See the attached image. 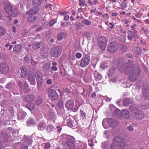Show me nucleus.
Wrapping results in <instances>:
<instances>
[{"instance_id": "obj_1", "label": "nucleus", "mask_w": 149, "mask_h": 149, "mask_svg": "<svg viewBox=\"0 0 149 149\" xmlns=\"http://www.w3.org/2000/svg\"><path fill=\"white\" fill-rule=\"evenodd\" d=\"M63 138L61 139L63 143L66 144L70 149H75L74 138L70 136L63 135Z\"/></svg>"}, {"instance_id": "obj_2", "label": "nucleus", "mask_w": 149, "mask_h": 149, "mask_svg": "<svg viewBox=\"0 0 149 149\" xmlns=\"http://www.w3.org/2000/svg\"><path fill=\"white\" fill-rule=\"evenodd\" d=\"M130 109L132 112L133 116L136 118L141 119L144 117V114L141 111H138L135 107L130 106Z\"/></svg>"}, {"instance_id": "obj_3", "label": "nucleus", "mask_w": 149, "mask_h": 149, "mask_svg": "<svg viewBox=\"0 0 149 149\" xmlns=\"http://www.w3.org/2000/svg\"><path fill=\"white\" fill-rule=\"evenodd\" d=\"M140 72V70L138 68L132 70L129 76V79L132 81H135L139 77Z\"/></svg>"}, {"instance_id": "obj_4", "label": "nucleus", "mask_w": 149, "mask_h": 149, "mask_svg": "<svg viewBox=\"0 0 149 149\" xmlns=\"http://www.w3.org/2000/svg\"><path fill=\"white\" fill-rule=\"evenodd\" d=\"M99 45L103 50H104L106 47L107 39L103 36H99L98 39Z\"/></svg>"}, {"instance_id": "obj_5", "label": "nucleus", "mask_w": 149, "mask_h": 149, "mask_svg": "<svg viewBox=\"0 0 149 149\" xmlns=\"http://www.w3.org/2000/svg\"><path fill=\"white\" fill-rule=\"evenodd\" d=\"M5 10L6 12L13 17L16 16L17 14L15 12H13L12 10V6L9 3H7L5 6Z\"/></svg>"}, {"instance_id": "obj_6", "label": "nucleus", "mask_w": 149, "mask_h": 149, "mask_svg": "<svg viewBox=\"0 0 149 149\" xmlns=\"http://www.w3.org/2000/svg\"><path fill=\"white\" fill-rule=\"evenodd\" d=\"M18 84L21 90L23 91L24 93H27L30 91V89L28 88V85L26 82H22L19 81H18Z\"/></svg>"}, {"instance_id": "obj_7", "label": "nucleus", "mask_w": 149, "mask_h": 149, "mask_svg": "<svg viewBox=\"0 0 149 149\" xmlns=\"http://www.w3.org/2000/svg\"><path fill=\"white\" fill-rule=\"evenodd\" d=\"M61 49L59 47H56L53 48L51 49L50 54L53 57H57L58 56L61 54Z\"/></svg>"}, {"instance_id": "obj_8", "label": "nucleus", "mask_w": 149, "mask_h": 149, "mask_svg": "<svg viewBox=\"0 0 149 149\" xmlns=\"http://www.w3.org/2000/svg\"><path fill=\"white\" fill-rule=\"evenodd\" d=\"M106 122H107L110 126L113 127L115 125L116 121L114 119L111 118H108L107 119H104L102 121V125L105 129H107L108 127L107 125H105V123Z\"/></svg>"}, {"instance_id": "obj_9", "label": "nucleus", "mask_w": 149, "mask_h": 149, "mask_svg": "<svg viewBox=\"0 0 149 149\" xmlns=\"http://www.w3.org/2000/svg\"><path fill=\"white\" fill-rule=\"evenodd\" d=\"M90 60L89 56H85L82 58L81 60L79 65L83 68L86 67L89 64Z\"/></svg>"}, {"instance_id": "obj_10", "label": "nucleus", "mask_w": 149, "mask_h": 149, "mask_svg": "<svg viewBox=\"0 0 149 149\" xmlns=\"http://www.w3.org/2000/svg\"><path fill=\"white\" fill-rule=\"evenodd\" d=\"M9 68L8 64L5 62H3L0 64V70L3 74H7L8 72Z\"/></svg>"}, {"instance_id": "obj_11", "label": "nucleus", "mask_w": 149, "mask_h": 149, "mask_svg": "<svg viewBox=\"0 0 149 149\" xmlns=\"http://www.w3.org/2000/svg\"><path fill=\"white\" fill-rule=\"evenodd\" d=\"M117 43L114 42L110 43L108 46V51L111 53L115 52L117 49Z\"/></svg>"}, {"instance_id": "obj_12", "label": "nucleus", "mask_w": 149, "mask_h": 149, "mask_svg": "<svg viewBox=\"0 0 149 149\" xmlns=\"http://www.w3.org/2000/svg\"><path fill=\"white\" fill-rule=\"evenodd\" d=\"M137 32V31L136 30L134 31L133 32L128 30L127 32V33L128 34L127 37L128 39L129 40H131L132 39L133 37L135 39H137L138 36L136 34Z\"/></svg>"}, {"instance_id": "obj_13", "label": "nucleus", "mask_w": 149, "mask_h": 149, "mask_svg": "<svg viewBox=\"0 0 149 149\" xmlns=\"http://www.w3.org/2000/svg\"><path fill=\"white\" fill-rule=\"evenodd\" d=\"M47 118L49 120L52 121L54 123L57 117L54 111L53 110H51L48 113Z\"/></svg>"}, {"instance_id": "obj_14", "label": "nucleus", "mask_w": 149, "mask_h": 149, "mask_svg": "<svg viewBox=\"0 0 149 149\" xmlns=\"http://www.w3.org/2000/svg\"><path fill=\"white\" fill-rule=\"evenodd\" d=\"M74 105V102L72 100H70L67 101L65 104V107L68 110H71L73 108Z\"/></svg>"}, {"instance_id": "obj_15", "label": "nucleus", "mask_w": 149, "mask_h": 149, "mask_svg": "<svg viewBox=\"0 0 149 149\" xmlns=\"http://www.w3.org/2000/svg\"><path fill=\"white\" fill-rule=\"evenodd\" d=\"M49 97L53 100H56L58 96L55 91L52 90L49 91L48 92Z\"/></svg>"}, {"instance_id": "obj_16", "label": "nucleus", "mask_w": 149, "mask_h": 149, "mask_svg": "<svg viewBox=\"0 0 149 149\" xmlns=\"http://www.w3.org/2000/svg\"><path fill=\"white\" fill-rule=\"evenodd\" d=\"M143 93L144 98L147 99L149 98V88L144 87L143 88Z\"/></svg>"}, {"instance_id": "obj_17", "label": "nucleus", "mask_w": 149, "mask_h": 149, "mask_svg": "<svg viewBox=\"0 0 149 149\" xmlns=\"http://www.w3.org/2000/svg\"><path fill=\"white\" fill-rule=\"evenodd\" d=\"M36 78L37 79L38 86H40L41 85L42 82V77L41 74L40 73L38 74L36 73Z\"/></svg>"}, {"instance_id": "obj_18", "label": "nucleus", "mask_w": 149, "mask_h": 149, "mask_svg": "<svg viewBox=\"0 0 149 149\" xmlns=\"http://www.w3.org/2000/svg\"><path fill=\"white\" fill-rule=\"evenodd\" d=\"M28 80L31 85L34 86L36 82L34 76L32 74H29L28 76Z\"/></svg>"}, {"instance_id": "obj_19", "label": "nucleus", "mask_w": 149, "mask_h": 149, "mask_svg": "<svg viewBox=\"0 0 149 149\" xmlns=\"http://www.w3.org/2000/svg\"><path fill=\"white\" fill-rule=\"evenodd\" d=\"M38 12V10L37 8H31L28 11L26 12L27 15H33L36 14Z\"/></svg>"}, {"instance_id": "obj_20", "label": "nucleus", "mask_w": 149, "mask_h": 149, "mask_svg": "<svg viewBox=\"0 0 149 149\" xmlns=\"http://www.w3.org/2000/svg\"><path fill=\"white\" fill-rule=\"evenodd\" d=\"M17 118L18 119L20 120H23L26 115V113L25 112L21 111V112L18 111L17 112Z\"/></svg>"}, {"instance_id": "obj_21", "label": "nucleus", "mask_w": 149, "mask_h": 149, "mask_svg": "<svg viewBox=\"0 0 149 149\" xmlns=\"http://www.w3.org/2000/svg\"><path fill=\"white\" fill-rule=\"evenodd\" d=\"M21 75L22 77H24L26 76L27 74V70L24 66H22L21 68Z\"/></svg>"}, {"instance_id": "obj_22", "label": "nucleus", "mask_w": 149, "mask_h": 149, "mask_svg": "<svg viewBox=\"0 0 149 149\" xmlns=\"http://www.w3.org/2000/svg\"><path fill=\"white\" fill-rule=\"evenodd\" d=\"M127 65L128 64L126 63L125 65H123L122 67L120 69V70L121 72L124 71L125 74H127L129 73V72H128V71L130 68V67L127 68Z\"/></svg>"}, {"instance_id": "obj_23", "label": "nucleus", "mask_w": 149, "mask_h": 149, "mask_svg": "<svg viewBox=\"0 0 149 149\" xmlns=\"http://www.w3.org/2000/svg\"><path fill=\"white\" fill-rule=\"evenodd\" d=\"M22 49L21 46L20 45H15L13 48L14 52L17 53L20 51Z\"/></svg>"}, {"instance_id": "obj_24", "label": "nucleus", "mask_w": 149, "mask_h": 149, "mask_svg": "<svg viewBox=\"0 0 149 149\" xmlns=\"http://www.w3.org/2000/svg\"><path fill=\"white\" fill-rule=\"evenodd\" d=\"M122 114L123 117L126 118H128L130 116L129 112L125 109L123 110Z\"/></svg>"}, {"instance_id": "obj_25", "label": "nucleus", "mask_w": 149, "mask_h": 149, "mask_svg": "<svg viewBox=\"0 0 149 149\" xmlns=\"http://www.w3.org/2000/svg\"><path fill=\"white\" fill-rule=\"evenodd\" d=\"M65 34L64 33H60L57 35V39L59 41H61L63 38H65Z\"/></svg>"}, {"instance_id": "obj_26", "label": "nucleus", "mask_w": 149, "mask_h": 149, "mask_svg": "<svg viewBox=\"0 0 149 149\" xmlns=\"http://www.w3.org/2000/svg\"><path fill=\"white\" fill-rule=\"evenodd\" d=\"M15 86V84L13 82H11L7 84L6 86V88L9 89L10 90H11L14 88Z\"/></svg>"}, {"instance_id": "obj_27", "label": "nucleus", "mask_w": 149, "mask_h": 149, "mask_svg": "<svg viewBox=\"0 0 149 149\" xmlns=\"http://www.w3.org/2000/svg\"><path fill=\"white\" fill-rule=\"evenodd\" d=\"M127 146V143L124 141H122L118 144L119 149H123Z\"/></svg>"}, {"instance_id": "obj_28", "label": "nucleus", "mask_w": 149, "mask_h": 149, "mask_svg": "<svg viewBox=\"0 0 149 149\" xmlns=\"http://www.w3.org/2000/svg\"><path fill=\"white\" fill-rule=\"evenodd\" d=\"M37 18L36 16H29L27 19L28 22H33L36 21Z\"/></svg>"}, {"instance_id": "obj_29", "label": "nucleus", "mask_w": 149, "mask_h": 149, "mask_svg": "<svg viewBox=\"0 0 149 149\" xmlns=\"http://www.w3.org/2000/svg\"><path fill=\"white\" fill-rule=\"evenodd\" d=\"M34 99V97L33 95H28L25 98V100L27 102H31L33 101Z\"/></svg>"}, {"instance_id": "obj_30", "label": "nucleus", "mask_w": 149, "mask_h": 149, "mask_svg": "<svg viewBox=\"0 0 149 149\" xmlns=\"http://www.w3.org/2000/svg\"><path fill=\"white\" fill-rule=\"evenodd\" d=\"M25 142L26 143V144L30 145L32 143V138L31 136L26 137L24 139Z\"/></svg>"}, {"instance_id": "obj_31", "label": "nucleus", "mask_w": 149, "mask_h": 149, "mask_svg": "<svg viewBox=\"0 0 149 149\" xmlns=\"http://www.w3.org/2000/svg\"><path fill=\"white\" fill-rule=\"evenodd\" d=\"M54 129V127L51 125H48L46 128L47 131L49 132H50L53 131Z\"/></svg>"}, {"instance_id": "obj_32", "label": "nucleus", "mask_w": 149, "mask_h": 149, "mask_svg": "<svg viewBox=\"0 0 149 149\" xmlns=\"http://www.w3.org/2000/svg\"><path fill=\"white\" fill-rule=\"evenodd\" d=\"M94 76L95 79L97 80H100L102 77V75L100 74L99 73L97 72H94Z\"/></svg>"}, {"instance_id": "obj_33", "label": "nucleus", "mask_w": 149, "mask_h": 149, "mask_svg": "<svg viewBox=\"0 0 149 149\" xmlns=\"http://www.w3.org/2000/svg\"><path fill=\"white\" fill-rule=\"evenodd\" d=\"M122 138L120 137H115L113 139V142L117 143L118 145L119 143H120L122 141Z\"/></svg>"}, {"instance_id": "obj_34", "label": "nucleus", "mask_w": 149, "mask_h": 149, "mask_svg": "<svg viewBox=\"0 0 149 149\" xmlns=\"http://www.w3.org/2000/svg\"><path fill=\"white\" fill-rule=\"evenodd\" d=\"M26 108L30 110H32L34 107V104L33 103H29L27 104Z\"/></svg>"}, {"instance_id": "obj_35", "label": "nucleus", "mask_w": 149, "mask_h": 149, "mask_svg": "<svg viewBox=\"0 0 149 149\" xmlns=\"http://www.w3.org/2000/svg\"><path fill=\"white\" fill-rule=\"evenodd\" d=\"M111 149H119L118 144L117 143L114 142L111 145Z\"/></svg>"}, {"instance_id": "obj_36", "label": "nucleus", "mask_w": 149, "mask_h": 149, "mask_svg": "<svg viewBox=\"0 0 149 149\" xmlns=\"http://www.w3.org/2000/svg\"><path fill=\"white\" fill-rule=\"evenodd\" d=\"M34 123L33 120L31 118H30L26 122L27 125L28 126H30Z\"/></svg>"}, {"instance_id": "obj_37", "label": "nucleus", "mask_w": 149, "mask_h": 149, "mask_svg": "<svg viewBox=\"0 0 149 149\" xmlns=\"http://www.w3.org/2000/svg\"><path fill=\"white\" fill-rule=\"evenodd\" d=\"M42 45V43L41 42H37L35 43L33 46V48L35 49H36L39 48Z\"/></svg>"}, {"instance_id": "obj_38", "label": "nucleus", "mask_w": 149, "mask_h": 149, "mask_svg": "<svg viewBox=\"0 0 149 149\" xmlns=\"http://www.w3.org/2000/svg\"><path fill=\"white\" fill-rule=\"evenodd\" d=\"M42 1V0H33V2L35 6H38L41 3Z\"/></svg>"}, {"instance_id": "obj_39", "label": "nucleus", "mask_w": 149, "mask_h": 149, "mask_svg": "<svg viewBox=\"0 0 149 149\" xmlns=\"http://www.w3.org/2000/svg\"><path fill=\"white\" fill-rule=\"evenodd\" d=\"M45 126V124L44 123H41L39 124L38 126V129L39 130H43Z\"/></svg>"}, {"instance_id": "obj_40", "label": "nucleus", "mask_w": 149, "mask_h": 149, "mask_svg": "<svg viewBox=\"0 0 149 149\" xmlns=\"http://www.w3.org/2000/svg\"><path fill=\"white\" fill-rule=\"evenodd\" d=\"M42 146L43 147L44 149H49L50 145L49 143H42Z\"/></svg>"}, {"instance_id": "obj_41", "label": "nucleus", "mask_w": 149, "mask_h": 149, "mask_svg": "<svg viewBox=\"0 0 149 149\" xmlns=\"http://www.w3.org/2000/svg\"><path fill=\"white\" fill-rule=\"evenodd\" d=\"M79 5L87 7V5L85 3V0H79Z\"/></svg>"}, {"instance_id": "obj_42", "label": "nucleus", "mask_w": 149, "mask_h": 149, "mask_svg": "<svg viewBox=\"0 0 149 149\" xmlns=\"http://www.w3.org/2000/svg\"><path fill=\"white\" fill-rule=\"evenodd\" d=\"M132 102L129 99H127L125 100L123 102V104L125 106H128L129 103H132Z\"/></svg>"}, {"instance_id": "obj_43", "label": "nucleus", "mask_w": 149, "mask_h": 149, "mask_svg": "<svg viewBox=\"0 0 149 149\" xmlns=\"http://www.w3.org/2000/svg\"><path fill=\"white\" fill-rule=\"evenodd\" d=\"M42 102V99L40 97L37 98L36 100L35 103L37 105H40Z\"/></svg>"}, {"instance_id": "obj_44", "label": "nucleus", "mask_w": 149, "mask_h": 149, "mask_svg": "<svg viewBox=\"0 0 149 149\" xmlns=\"http://www.w3.org/2000/svg\"><path fill=\"white\" fill-rule=\"evenodd\" d=\"M5 33V30L1 26H0V36H3Z\"/></svg>"}, {"instance_id": "obj_45", "label": "nucleus", "mask_w": 149, "mask_h": 149, "mask_svg": "<svg viewBox=\"0 0 149 149\" xmlns=\"http://www.w3.org/2000/svg\"><path fill=\"white\" fill-rule=\"evenodd\" d=\"M82 22L84 23L85 24L87 25H89L91 24V21L87 19H84L82 21Z\"/></svg>"}, {"instance_id": "obj_46", "label": "nucleus", "mask_w": 149, "mask_h": 149, "mask_svg": "<svg viewBox=\"0 0 149 149\" xmlns=\"http://www.w3.org/2000/svg\"><path fill=\"white\" fill-rule=\"evenodd\" d=\"M67 124L70 127H71L73 126L72 121L70 119H68L67 120Z\"/></svg>"}, {"instance_id": "obj_47", "label": "nucleus", "mask_w": 149, "mask_h": 149, "mask_svg": "<svg viewBox=\"0 0 149 149\" xmlns=\"http://www.w3.org/2000/svg\"><path fill=\"white\" fill-rule=\"evenodd\" d=\"M121 6V8L124 9L125 8H126L127 6V4L123 2H119Z\"/></svg>"}, {"instance_id": "obj_48", "label": "nucleus", "mask_w": 149, "mask_h": 149, "mask_svg": "<svg viewBox=\"0 0 149 149\" xmlns=\"http://www.w3.org/2000/svg\"><path fill=\"white\" fill-rule=\"evenodd\" d=\"M149 107V104L148 103H144L141 106V108L143 109H147Z\"/></svg>"}, {"instance_id": "obj_49", "label": "nucleus", "mask_w": 149, "mask_h": 149, "mask_svg": "<svg viewBox=\"0 0 149 149\" xmlns=\"http://www.w3.org/2000/svg\"><path fill=\"white\" fill-rule=\"evenodd\" d=\"M57 106L59 108H61L63 107V104L62 100H60L58 103Z\"/></svg>"}, {"instance_id": "obj_50", "label": "nucleus", "mask_w": 149, "mask_h": 149, "mask_svg": "<svg viewBox=\"0 0 149 149\" xmlns=\"http://www.w3.org/2000/svg\"><path fill=\"white\" fill-rule=\"evenodd\" d=\"M107 63H102L100 65V67L101 68H103V69H105L106 67L108 66L107 65Z\"/></svg>"}, {"instance_id": "obj_51", "label": "nucleus", "mask_w": 149, "mask_h": 149, "mask_svg": "<svg viewBox=\"0 0 149 149\" xmlns=\"http://www.w3.org/2000/svg\"><path fill=\"white\" fill-rule=\"evenodd\" d=\"M75 56L76 58L79 59L82 56V54L79 52H77L75 54Z\"/></svg>"}, {"instance_id": "obj_52", "label": "nucleus", "mask_w": 149, "mask_h": 149, "mask_svg": "<svg viewBox=\"0 0 149 149\" xmlns=\"http://www.w3.org/2000/svg\"><path fill=\"white\" fill-rule=\"evenodd\" d=\"M111 16L112 17H116L118 14V13L117 12H115L113 10H112L111 11Z\"/></svg>"}, {"instance_id": "obj_53", "label": "nucleus", "mask_w": 149, "mask_h": 149, "mask_svg": "<svg viewBox=\"0 0 149 149\" xmlns=\"http://www.w3.org/2000/svg\"><path fill=\"white\" fill-rule=\"evenodd\" d=\"M45 7L48 8V10H50L52 9L53 6L51 4H49L46 6Z\"/></svg>"}, {"instance_id": "obj_54", "label": "nucleus", "mask_w": 149, "mask_h": 149, "mask_svg": "<svg viewBox=\"0 0 149 149\" xmlns=\"http://www.w3.org/2000/svg\"><path fill=\"white\" fill-rule=\"evenodd\" d=\"M56 21L55 20H52V21H51L49 23V25L50 26H51L53 25L55 23H56Z\"/></svg>"}, {"instance_id": "obj_55", "label": "nucleus", "mask_w": 149, "mask_h": 149, "mask_svg": "<svg viewBox=\"0 0 149 149\" xmlns=\"http://www.w3.org/2000/svg\"><path fill=\"white\" fill-rule=\"evenodd\" d=\"M24 60L26 63H28L29 61V58L28 56H25L24 58Z\"/></svg>"}, {"instance_id": "obj_56", "label": "nucleus", "mask_w": 149, "mask_h": 149, "mask_svg": "<svg viewBox=\"0 0 149 149\" xmlns=\"http://www.w3.org/2000/svg\"><path fill=\"white\" fill-rule=\"evenodd\" d=\"M81 118L82 119H84L86 118V116L85 113H84L82 112V113H81Z\"/></svg>"}, {"instance_id": "obj_57", "label": "nucleus", "mask_w": 149, "mask_h": 149, "mask_svg": "<svg viewBox=\"0 0 149 149\" xmlns=\"http://www.w3.org/2000/svg\"><path fill=\"white\" fill-rule=\"evenodd\" d=\"M58 77V74L57 73H55L53 75V78L55 79H56Z\"/></svg>"}, {"instance_id": "obj_58", "label": "nucleus", "mask_w": 149, "mask_h": 149, "mask_svg": "<svg viewBox=\"0 0 149 149\" xmlns=\"http://www.w3.org/2000/svg\"><path fill=\"white\" fill-rule=\"evenodd\" d=\"M52 69L54 71H56L58 70L56 66H52L51 67Z\"/></svg>"}, {"instance_id": "obj_59", "label": "nucleus", "mask_w": 149, "mask_h": 149, "mask_svg": "<svg viewBox=\"0 0 149 149\" xmlns=\"http://www.w3.org/2000/svg\"><path fill=\"white\" fill-rule=\"evenodd\" d=\"M46 82L48 84H51L52 83V80L50 79H49L47 80Z\"/></svg>"}, {"instance_id": "obj_60", "label": "nucleus", "mask_w": 149, "mask_h": 149, "mask_svg": "<svg viewBox=\"0 0 149 149\" xmlns=\"http://www.w3.org/2000/svg\"><path fill=\"white\" fill-rule=\"evenodd\" d=\"M128 129L130 131H132L134 129L133 127L132 126H130L127 127Z\"/></svg>"}, {"instance_id": "obj_61", "label": "nucleus", "mask_w": 149, "mask_h": 149, "mask_svg": "<svg viewBox=\"0 0 149 149\" xmlns=\"http://www.w3.org/2000/svg\"><path fill=\"white\" fill-rule=\"evenodd\" d=\"M68 12L66 11L62 12L60 13L61 15H65L68 14Z\"/></svg>"}, {"instance_id": "obj_62", "label": "nucleus", "mask_w": 149, "mask_h": 149, "mask_svg": "<svg viewBox=\"0 0 149 149\" xmlns=\"http://www.w3.org/2000/svg\"><path fill=\"white\" fill-rule=\"evenodd\" d=\"M70 18V17L69 15H66L64 17V19L66 20L67 21Z\"/></svg>"}, {"instance_id": "obj_63", "label": "nucleus", "mask_w": 149, "mask_h": 149, "mask_svg": "<svg viewBox=\"0 0 149 149\" xmlns=\"http://www.w3.org/2000/svg\"><path fill=\"white\" fill-rule=\"evenodd\" d=\"M5 81V79L4 78H1L0 79V83H3Z\"/></svg>"}, {"instance_id": "obj_64", "label": "nucleus", "mask_w": 149, "mask_h": 149, "mask_svg": "<svg viewBox=\"0 0 149 149\" xmlns=\"http://www.w3.org/2000/svg\"><path fill=\"white\" fill-rule=\"evenodd\" d=\"M104 99L107 101H110L111 100L110 98L107 97H105Z\"/></svg>"}]
</instances>
